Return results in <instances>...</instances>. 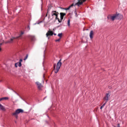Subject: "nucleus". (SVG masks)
I'll list each match as a JSON object with an SVG mask.
<instances>
[{
  "label": "nucleus",
  "mask_w": 127,
  "mask_h": 127,
  "mask_svg": "<svg viewBox=\"0 0 127 127\" xmlns=\"http://www.w3.org/2000/svg\"><path fill=\"white\" fill-rule=\"evenodd\" d=\"M123 17H124V16L122 14H114L113 15H109L107 17V18L108 19H111V20H112V21H114V20H115V19L121 20L123 19Z\"/></svg>",
  "instance_id": "f257e3e1"
},
{
  "label": "nucleus",
  "mask_w": 127,
  "mask_h": 127,
  "mask_svg": "<svg viewBox=\"0 0 127 127\" xmlns=\"http://www.w3.org/2000/svg\"><path fill=\"white\" fill-rule=\"evenodd\" d=\"M61 60H62L60 59L58 62V63H57V67H56V64H55L54 66V70L56 74H57V73H58V72L59 71V70H60L61 65H62V63L61 62Z\"/></svg>",
  "instance_id": "f03ea898"
},
{
  "label": "nucleus",
  "mask_w": 127,
  "mask_h": 127,
  "mask_svg": "<svg viewBox=\"0 0 127 127\" xmlns=\"http://www.w3.org/2000/svg\"><path fill=\"white\" fill-rule=\"evenodd\" d=\"M20 113H23V110L21 109H17L15 112L12 114V116H14L16 119H18V115L20 114Z\"/></svg>",
  "instance_id": "7ed1b4c3"
},
{
  "label": "nucleus",
  "mask_w": 127,
  "mask_h": 127,
  "mask_svg": "<svg viewBox=\"0 0 127 127\" xmlns=\"http://www.w3.org/2000/svg\"><path fill=\"white\" fill-rule=\"evenodd\" d=\"M58 14H59V13H58L56 11H52L51 15L52 16V18H54V15H55V16H56L55 20H57V19H58Z\"/></svg>",
  "instance_id": "20e7f679"
},
{
  "label": "nucleus",
  "mask_w": 127,
  "mask_h": 127,
  "mask_svg": "<svg viewBox=\"0 0 127 127\" xmlns=\"http://www.w3.org/2000/svg\"><path fill=\"white\" fill-rule=\"evenodd\" d=\"M36 84L37 86V88L38 89V90H39L40 91H41V90H42V88L43 87V85H42V84L40 83V82L37 81L36 82Z\"/></svg>",
  "instance_id": "39448f33"
},
{
  "label": "nucleus",
  "mask_w": 127,
  "mask_h": 127,
  "mask_svg": "<svg viewBox=\"0 0 127 127\" xmlns=\"http://www.w3.org/2000/svg\"><path fill=\"white\" fill-rule=\"evenodd\" d=\"M54 34L53 31H48L47 33H46V37L49 39V36H52Z\"/></svg>",
  "instance_id": "423d86ee"
},
{
  "label": "nucleus",
  "mask_w": 127,
  "mask_h": 127,
  "mask_svg": "<svg viewBox=\"0 0 127 127\" xmlns=\"http://www.w3.org/2000/svg\"><path fill=\"white\" fill-rule=\"evenodd\" d=\"M82 4H83V1H82V0H78V1L74 4H73V5L74 6H76V5H77V6H79L80 5H82Z\"/></svg>",
  "instance_id": "0eeeda50"
},
{
  "label": "nucleus",
  "mask_w": 127,
  "mask_h": 127,
  "mask_svg": "<svg viewBox=\"0 0 127 127\" xmlns=\"http://www.w3.org/2000/svg\"><path fill=\"white\" fill-rule=\"evenodd\" d=\"M111 96V95L109 93H106L105 97L103 98L104 101H106L108 102V100H109V98Z\"/></svg>",
  "instance_id": "6e6552de"
},
{
  "label": "nucleus",
  "mask_w": 127,
  "mask_h": 127,
  "mask_svg": "<svg viewBox=\"0 0 127 127\" xmlns=\"http://www.w3.org/2000/svg\"><path fill=\"white\" fill-rule=\"evenodd\" d=\"M14 39H17L16 37H12L10 40H8L7 41L5 42V43H12L13 42Z\"/></svg>",
  "instance_id": "1a4fd4ad"
},
{
  "label": "nucleus",
  "mask_w": 127,
  "mask_h": 127,
  "mask_svg": "<svg viewBox=\"0 0 127 127\" xmlns=\"http://www.w3.org/2000/svg\"><path fill=\"white\" fill-rule=\"evenodd\" d=\"M89 36L91 39H93V38H94V32L93 31V30H91L90 31Z\"/></svg>",
  "instance_id": "9d476101"
},
{
  "label": "nucleus",
  "mask_w": 127,
  "mask_h": 127,
  "mask_svg": "<svg viewBox=\"0 0 127 127\" xmlns=\"http://www.w3.org/2000/svg\"><path fill=\"white\" fill-rule=\"evenodd\" d=\"M60 15H61V16H60L61 19V20H63V18H64V16H65V15H66V13L61 12Z\"/></svg>",
  "instance_id": "9b49d317"
},
{
  "label": "nucleus",
  "mask_w": 127,
  "mask_h": 127,
  "mask_svg": "<svg viewBox=\"0 0 127 127\" xmlns=\"http://www.w3.org/2000/svg\"><path fill=\"white\" fill-rule=\"evenodd\" d=\"M0 110L1 111H3V112L5 111V108H4V106H2V105H1L0 103Z\"/></svg>",
  "instance_id": "f8f14e48"
},
{
  "label": "nucleus",
  "mask_w": 127,
  "mask_h": 127,
  "mask_svg": "<svg viewBox=\"0 0 127 127\" xmlns=\"http://www.w3.org/2000/svg\"><path fill=\"white\" fill-rule=\"evenodd\" d=\"M74 6V3L71 4L70 5H69L67 8H65L66 10H69L70 9V7H72Z\"/></svg>",
  "instance_id": "ddd939ff"
},
{
  "label": "nucleus",
  "mask_w": 127,
  "mask_h": 127,
  "mask_svg": "<svg viewBox=\"0 0 127 127\" xmlns=\"http://www.w3.org/2000/svg\"><path fill=\"white\" fill-rule=\"evenodd\" d=\"M24 34V33L23 32H21V34L19 35V36L16 37V38H19V37H20V36H21V35H23Z\"/></svg>",
  "instance_id": "4468645a"
},
{
  "label": "nucleus",
  "mask_w": 127,
  "mask_h": 127,
  "mask_svg": "<svg viewBox=\"0 0 127 127\" xmlns=\"http://www.w3.org/2000/svg\"><path fill=\"white\" fill-rule=\"evenodd\" d=\"M70 19H68V20H67V26L69 27H70Z\"/></svg>",
  "instance_id": "2eb2a0df"
},
{
  "label": "nucleus",
  "mask_w": 127,
  "mask_h": 127,
  "mask_svg": "<svg viewBox=\"0 0 127 127\" xmlns=\"http://www.w3.org/2000/svg\"><path fill=\"white\" fill-rule=\"evenodd\" d=\"M58 36H59V37H60V38H62V33L58 34Z\"/></svg>",
  "instance_id": "dca6fc26"
},
{
  "label": "nucleus",
  "mask_w": 127,
  "mask_h": 127,
  "mask_svg": "<svg viewBox=\"0 0 127 127\" xmlns=\"http://www.w3.org/2000/svg\"><path fill=\"white\" fill-rule=\"evenodd\" d=\"M17 64H18V66L19 67H21V63H20V62H18V63H17Z\"/></svg>",
  "instance_id": "f3484780"
},
{
  "label": "nucleus",
  "mask_w": 127,
  "mask_h": 127,
  "mask_svg": "<svg viewBox=\"0 0 127 127\" xmlns=\"http://www.w3.org/2000/svg\"><path fill=\"white\" fill-rule=\"evenodd\" d=\"M3 100H8V97H2Z\"/></svg>",
  "instance_id": "a211bd4d"
},
{
  "label": "nucleus",
  "mask_w": 127,
  "mask_h": 127,
  "mask_svg": "<svg viewBox=\"0 0 127 127\" xmlns=\"http://www.w3.org/2000/svg\"><path fill=\"white\" fill-rule=\"evenodd\" d=\"M61 39L60 38L58 39L55 40V42H58L60 41V40H61Z\"/></svg>",
  "instance_id": "6ab92c4d"
},
{
  "label": "nucleus",
  "mask_w": 127,
  "mask_h": 127,
  "mask_svg": "<svg viewBox=\"0 0 127 127\" xmlns=\"http://www.w3.org/2000/svg\"><path fill=\"white\" fill-rule=\"evenodd\" d=\"M107 103H108V102H107V101H106V102H105V103L103 104V105L102 106V107L104 108V107H105V106H106V104H107Z\"/></svg>",
  "instance_id": "aec40b11"
},
{
  "label": "nucleus",
  "mask_w": 127,
  "mask_h": 127,
  "mask_svg": "<svg viewBox=\"0 0 127 127\" xmlns=\"http://www.w3.org/2000/svg\"><path fill=\"white\" fill-rule=\"evenodd\" d=\"M57 20H58L59 22H60V23L62 22V20H61V19H59V18H58V19Z\"/></svg>",
  "instance_id": "412c9836"
},
{
  "label": "nucleus",
  "mask_w": 127,
  "mask_h": 127,
  "mask_svg": "<svg viewBox=\"0 0 127 127\" xmlns=\"http://www.w3.org/2000/svg\"><path fill=\"white\" fill-rule=\"evenodd\" d=\"M3 42H4V41L2 39H1L0 41V43H3Z\"/></svg>",
  "instance_id": "4be33fe9"
},
{
  "label": "nucleus",
  "mask_w": 127,
  "mask_h": 127,
  "mask_svg": "<svg viewBox=\"0 0 127 127\" xmlns=\"http://www.w3.org/2000/svg\"><path fill=\"white\" fill-rule=\"evenodd\" d=\"M27 57H28V55H27L25 58L24 59V60H26L27 59Z\"/></svg>",
  "instance_id": "5701e85b"
},
{
  "label": "nucleus",
  "mask_w": 127,
  "mask_h": 127,
  "mask_svg": "<svg viewBox=\"0 0 127 127\" xmlns=\"http://www.w3.org/2000/svg\"><path fill=\"white\" fill-rule=\"evenodd\" d=\"M74 14H75V16H78V15H77V12L76 11H74Z\"/></svg>",
  "instance_id": "b1692460"
},
{
  "label": "nucleus",
  "mask_w": 127,
  "mask_h": 127,
  "mask_svg": "<svg viewBox=\"0 0 127 127\" xmlns=\"http://www.w3.org/2000/svg\"><path fill=\"white\" fill-rule=\"evenodd\" d=\"M17 65H18L17 63L15 64V67H16V68H17Z\"/></svg>",
  "instance_id": "393cba45"
},
{
  "label": "nucleus",
  "mask_w": 127,
  "mask_h": 127,
  "mask_svg": "<svg viewBox=\"0 0 127 127\" xmlns=\"http://www.w3.org/2000/svg\"><path fill=\"white\" fill-rule=\"evenodd\" d=\"M117 127H121V126H120V123H118V124H117Z\"/></svg>",
  "instance_id": "a878e982"
},
{
  "label": "nucleus",
  "mask_w": 127,
  "mask_h": 127,
  "mask_svg": "<svg viewBox=\"0 0 127 127\" xmlns=\"http://www.w3.org/2000/svg\"><path fill=\"white\" fill-rule=\"evenodd\" d=\"M81 1H82V3L85 2V1H86V0H81Z\"/></svg>",
  "instance_id": "bb28decb"
},
{
  "label": "nucleus",
  "mask_w": 127,
  "mask_h": 127,
  "mask_svg": "<svg viewBox=\"0 0 127 127\" xmlns=\"http://www.w3.org/2000/svg\"><path fill=\"white\" fill-rule=\"evenodd\" d=\"M22 62V59H20L19 62H20V63H21Z\"/></svg>",
  "instance_id": "cd10ccee"
},
{
  "label": "nucleus",
  "mask_w": 127,
  "mask_h": 127,
  "mask_svg": "<svg viewBox=\"0 0 127 127\" xmlns=\"http://www.w3.org/2000/svg\"><path fill=\"white\" fill-rule=\"evenodd\" d=\"M28 29H29V30H30V27L29 26H28Z\"/></svg>",
  "instance_id": "c85d7f7f"
},
{
  "label": "nucleus",
  "mask_w": 127,
  "mask_h": 127,
  "mask_svg": "<svg viewBox=\"0 0 127 127\" xmlns=\"http://www.w3.org/2000/svg\"><path fill=\"white\" fill-rule=\"evenodd\" d=\"M3 43H0V46H2Z\"/></svg>",
  "instance_id": "c756f323"
},
{
  "label": "nucleus",
  "mask_w": 127,
  "mask_h": 127,
  "mask_svg": "<svg viewBox=\"0 0 127 127\" xmlns=\"http://www.w3.org/2000/svg\"><path fill=\"white\" fill-rule=\"evenodd\" d=\"M2 100H3L2 98H0V102L1 101H2Z\"/></svg>",
  "instance_id": "7c9ffc66"
},
{
  "label": "nucleus",
  "mask_w": 127,
  "mask_h": 127,
  "mask_svg": "<svg viewBox=\"0 0 127 127\" xmlns=\"http://www.w3.org/2000/svg\"><path fill=\"white\" fill-rule=\"evenodd\" d=\"M103 108H104V107H103V106H101V107H100V110H102Z\"/></svg>",
  "instance_id": "2f4dec72"
},
{
  "label": "nucleus",
  "mask_w": 127,
  "mask_h": 127,
  "mask_svg": "<svg viewBox=\"0 0 127 127\" xmlns=\"http://www.w3.org/2000/svg\"><path fill=\"white\" fill-rule=\"evenodd\" d=\"M1 51V48H0V52Z\"/></svg>",
  "instance_id": "473e14b6"
},
{
  "label": "nucleus",
  "mask_w": 127,
  "mask_h": 127,
  "mask_svg": "<svg viewBox=\"0 0 127 127\" xmlns=\"http://www.w3.org/2000/svg\"><path fill=\"white\" fill-rule=\"evenodd\" d=\"M45 76L43 74V78H45Z\"/></svg>",
  "instance_id": "72a5a7b5"
},
{
  "label": "nucleus",
  "mask_w": 127,
  "mask_h": 127,
  "mask_svg": "<svg viewBox=\"0 0 127 127\" xmlns=\"http://www.w3.org/2000/svg\"><path fill=\"white\" fill-rule=\"evenodd\" d=\"M54 35H56V34H55H55H54Z\"/></svg>",
  "instance_id": "f704fd0d"
},
{
  "label": "nucleus",
  "mask_w": 127,
  "mask_h": 127,
  "mask_svg": "<svg viewBox=\"0 0 127 127\" xmlns=\"http://www.w3.org/2000/svg\"><path fill=\"white\" fill-rule=\"evenodd\" d=\"M44 57H45V55H44Z\"/></svg>",
  "instance_id": "c9c22d12"
},
{
  "label": "nucleus",
  "mask_w": 127,
  "mask_h": 127,
  "mask_svg": "<svg viewBox=\"0 0 127 127\" xmlns=\"http://www.w3.org/2000/svg\"><path fill=\"white\" fill-rule=\"evenodd\" d=\"M46 16H47V14H46Z\"/></svg>",
  "instance_id": "e433bc0d"
},
{
  "label": "nucleus",
  "mask_w": 127,
  "mask_h": 127,
  "mask_svg": "<svg viewBox=\"0 0 127 127\" xmlns=\"http://www.w3.org/2000/svg\"><path fill=\"white\" fill-rule=\"evenodd\" d=\"M46 97H45L44 99H45Z\"/></svg>",
  "instance_id": "4c0bfd02"
}]
</instances>
